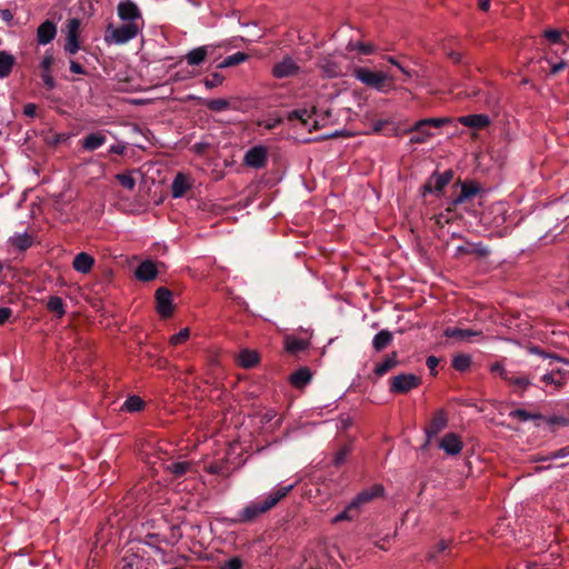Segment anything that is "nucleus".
I'll list each match as a JSON object with an SVG mask.
<instances>
[{"instance_id":"obj_49","label":"nucleus","mask_w":569,"mask_h":569,"mask_svg":"<svg viewBox=\"0 0 569 569\" xmlns=\"http://www.w3.org/2000/svg\"><path fill=\"white\" fill-rule=\"evenodd\" d=\"M280 123H281V119L280 118L267 119V120L258 121V126L259 127H263L267 130H272L277 126H279Z\"/></svg>"},{"instance_id":"obj_5","label":"nucleus","mask_w":569,"mask_h":569,"mask_svg":"<svg viewBox=\"0 0 569 569\" xmlns=\"http://www.w3.org/2000/svg\"><path fill=\"white\" fill-rule=\"evenodd\" d=\"M81 22L79 19H69L66 24L64 51L76 54L80 50Z\"/></svg>"},{"instance_id":"obj_20","label":"nucleus","mask_w":569,"mask_h":569,"mask_svg":"<svg viewBox=\"0 0 569 569\" xmlns=\"http://www.w3.org/2000/svg\"><path fill=\"white\" fill-rule=\"evenodd\" d=\"M94 266V258L87 252L78 253L73 261L72 267L80 273H89Z\"/></svg>"},{"instance_id":"obj_1","label":"nucleus","mask_w":569,"mask_h":569,"mask_svg":"<svg viewBox=\"0 0 569 569\" xmlns=\"http://www.w3.org/2000/svg\"><path fill=\"white\" fill-rule=\"evenodd\" d=\"M117 13L123 24L119 27L108 26L104 41L110 44H124L142 32L144 21L140 9L132 1L120 2L117 7Z\"/></svg>"},{"instance_id":"obj_45","label":"nucleus","mask_w":569,"mask_h":569,"mask_svg":"<svg viewBox=\"0 0 569 569\" xmlns=\"http://www.w3.org/2000/svg\"><path fill=\"white\" fill-rule=\"evenodd\" d=\"M510 385L516 386L520 389H525L529 386V380L525 376H516L509 373V379H505Z\"/></svg>"},{"instance_id":"obj_16","label":"nucleus","mask_w":569,"mask_h":569,"mask_svg":"<svg viewBox=\"0 0 569 569\" xmlns=\"http://www.w3.org/2000/svg\"><path fill=\"white\" fill-rule=\"evenodd\" d=\"M480 191V186L476 181H463L461 182L460 194L453 199L452 206L456 207L468 199L475 197Z\"/></svg>"},{"instance_id":"obj_41","label":"nucleus","mask_w":569,"mask_h":569,"mask_svg":"<svg viewBox=\"0 0 569 569\" xmlns=\"http://www.w3.org/2000/svg\"><path fill=\"white\" fill-rule=\"evenodd\" d=\"M203 104L211 111H223L230 107V103L227 99H211L204 100Z\"/></svg>"},{"instance_id":"obj_25","label":"nucleus","mask_w":569,"mask_h":569,"mask_svg":"<svg viewBox=\"0 0 569 569\" xmlns=\"http://www.w3.org/2000/svg\"><path fill=\"white\" fill-rule=\"evenodd\" d=\"M398 365V355L396 351H392L390 355L386 356V358L381 361L376 363L373 372L378 377H381L386 375L391 369L396 368Z\"/></svg>"},{"instance_id":"obj_18","label":"nucleus","mask_w":569,"mask_h":569,"mask_svg":"<svg viewBox=\"0 0 569 569\" xmlns=\"http://www.w3.org/2000/svg\"><path fill=\"white\" fill-rule=\"evenodd\" d=\"M54 63V58L51 53H46L40 62L41 78L47 88L52 89L54 87V79L51 74V68Z\"/></svg>"},{"instance_id":"obj_6","label":"nucleus","mask_w":569,"mask_h":569,"mask_svg":"<svg viewBox=\"0 0 569 569\" xmlns=\"http://www.w3.org/2000/svg\"><path fill=\"white\" fill-rule=\"evenodd\" d=\"M421 385L420 377L413 373H401L390 380V391L392 393H407Z\"/></svg>"},{"instance_id":"obj_37","label":"nucleus","mask_w":569,"mask_h":569,"mask_svg":"<svg viewBox=\"0 0 569 569\" xmlns=\"http://www.w3.org/2000/svg\"><path fill=\"white\" fill-rule=\"evenodd\" d=\"M47 308L50 312L56 313L58 318H62L64 315L63 301L58 296H52L49 298Z\"/></svg>"},{"instance_id":"obj_54","label":"nucleus","mask_w":569,"mask_h":569,"mask_svg":"<svg viewBox=\"0 0 569 569\" xmlns=\"http://www.w3.org/2000/svg\"><path fill=\"white\" fill-rule=\"evenodd\" d=\"M510 416L513 418H517L519 420H522V421L528 420L530 417L525 410H520V409L511 411Z\"/></svg>"},{"instance_id":"obj_51","label":"nucleus","mask_w":569,"mask_h":569,"mask_svg":"<svg viewBox=\"0 0 569 569\" xmlns=\"http://www.w3.org/2000/svg\"><path fill=\"white\" fill-rule=\"evenodd\" d=\"M455 216V211L451 208L447 209V213H440L437 218L438 224L449 223Z\"/></svg>"},{"instance_id":"obj_35","label":"nucleus","mask_w":569,"mask_h":569,"mask_svg":"<svg viewBox=\"0 0 569 569\" xmlns=\"http://www.w3.org/2000/svg\"><path fill=\"white\" fill-rule=\"evenodd\" d=\"M249 59V54L244 52H236L231 56H228L223 61L219 63V68H229L237 64H240Z\"/></svg>"},{"instance_id":"obj_53","label":"nucleus","mask_w":569,"mask_h":569,"mask_svg":"<svg viewBox=\"0 0 569 569\" xmlns=\"http://www.w3.org/2000/svg\"><path fill=\"white\" fill-rule=\"evenodd\" d=\"M438 363H439V360L435 356H429L427 358V367L430 369L431 375H433V376L437 373L436 368H437Z\"/></svg>"},{"instance_id":"obj_50","label":"nucleus","mask_w":569,"mask_h":569,"mask_svg":"<svg viewBox=\"0 0 569 569\" xmlns=\"http://www.w3.org/2000/svg\"><path fill=\"white\" fill-rule=\"evenodd\" d=\"M221 569H242V561L238 557H233L226 561Z\"/></svg>"},{"instance_id":"obj_62","label":"nucleus","mask_w":569,"mask_h":569,"mask_svg":"<svg viewBox=\"0 0 569 569\" xmlns=\"http://www.w3.org/2000/svg\"><path fill=\"white\" fill-rule=\"evenodd\" d=\"M380 549L388 550L390 548V539H382L381 543H377Z\"/></svg>"},{"instance_id":"obj_61","label":"nucleus","mask_w":569,"mask_h":569,"mask_svg":"<svg viewBox=\"0 0 569 569\" xmlns=\"http://www.w3.org/2000/svg\"><path fill=\"white\" fill-rule=\"evenodd\" d=\"M123 151H124V146H121V144L111 146V148H110V152H112V153L122 154Z\"/></svg>"},{"instance_id":"obj_30","label":"nucleus","mask_w":569,"mask_h":569,"mask_svg":"<svg viewBox=\"0 0 569 569\" xmlns=\"http://www.w3.org/2000/svg\"><path fill=\"white\" fill-rule=\"evenodd\" d=\"M16 59L7 51H0V78H6L11 73Z\"/></svg>"},{"instance_id":"obj_15","label":"nucleus","mask_w":569,"mask_h":569,"mask_svg":"<svg viewBox=\"0 0 569 569\" xmlns=\"http://www.w3.org/2000/svg\"><path fill=\"white\" fill-rule=\"evenodd\" d=\"M56 34L57 27L50 20H46L37 29V40L40 44L50 43L56 38Z\"/></svg>"},{"instance_id":"obj_9","label":"nucleus","mask_w":569,"mask_h":569,"mask_svg":"<svg viewBox=\"0 0 569 569\" xmlns=\"http://www.w3.org/2000/svg\"><path fill=\"white\" fill-rule=\"evenodd\" d=\"M300 70V66L291 58L284 57L281 61L272 67V76L277 79L296 76Z\"/></svg>"},{"instance_id":"obj_46","label":"nucleus","mask_w":569,"mask_h":569,"mask_svg":"<svg viewBox=\"0 0 569 569\" xmlns=\"http://www.w3.org/2000/svg\"><path fill=\"white\" fill-rule=\"evenodd\" d=\"M117 180L120 182V184L128 189V190H132L136 186V180L133 179V177L131 174H128V173H120V174H117Z\"/></svg>"},{"instance_id":"obj_32","label":"nucleus","mask_w":569,"mask_h":569,"mask_svg":"<svg viewBox=\"0 0 569 569\" xmlns=\"http://www.w3.org/2000/svg\"><path fill=\"white\" fill-rule=\"evenodd\" d=\"M207 54V47H198L186 54V60L190 66H198L204 61Z\"/></svg>"},{"instance_id":"obj_21","label":"nucleus","mask_w":569,"mask_h":569,"mask_svg":"<svg viewBox=\"0 0 569 569\" xmlns=\"http://www.w3.org/2000/svg\"><path fill=\"white\" fill-rule=\"evenodd\" d=\"M284 348L290 353H297L303 351L309 347V340L307 338L298 337L295 335H288L284 337Z\"/></svg>"},{"instance_id":"obj_33","label":"nucleus","mask_w":569,"mask_h":569,"mask_svg":"<svg viewBox=\"0 0 569 569\" xmlns=\"http://www.w3.org/2000/svg\"><path fill=\"white\" fill-rule=\"evenodd\" d=\"M144 401L139 396H130L127 398V400L123 402L121 410L127 412H138L143 410L144 408Z\"/></svg>"},{"instance_id":"obj_19","label":"nucleus","mask_w":569,"mask_h":569,"mask_svg":"<svg viewBox=\"0 0 569 569\" xmlns=\"http://www.w3.org/2000/svg\"><path fill=\"white\" fill-rule=\"evenodd\" d=\"M158 276V269L154 262L146 260L136 269V278L140 281H151Z\"/></svg>"},{"instance_id":"obj_60","label":"nucleus","mask_w":569,"mask_h":569,"mask_svg":"<svg viewBox=\"0 0 569 569\" xmlns=\"http://www.w3.org/2000/svg\"><path fill=\"white\" fill-rule=\"evenodd\" d=\"M1 18H2L4 21L10 22V21L13 19V14L11 13V11H10V10H2V11H1Z\"/></svg>"},{"instance_id":"obj_38","label":"nucleus","mask_w":569,"mask_h":569,"mask_svg":"<svg viewBox=\"0 0 569 569\" xmlns=\"http://www.w3.org/2000/svg\"><path fill=\"white\" fill-rule=\"evenodd\" d=\"M458 252L461 254H477L479 257H486L489 250L480 244H468L458 247Z\"/></svg>"},{"instance_id":"obj_11","label":"nucleus","mask_w":569,"mask_h":569,"mask_svg":"<svg viewBox=\"0 0 569 569\" xmlns=\"http://www.w3.org/2000/svg\"><path fill=\"white\" fill-rule=\"evenodd\" d=\"M439 448L449 456H457L462 451L463 442L459 435L448 432L440 439Z\"/></svg>"},{"instance_id":"obj_2","label":"nucleus","mask_w":569,"mask_h":569,"mask_svg":"<svg viewBox=\"0 0 569 569\" xmlns=\"http://www.w3.org/2000/svg\"><path fill=\"white\" fill-rule=\"evenodd\" d=\"M292 489V486L288 487H280L272 492H270L263 501H257L248 505L241 512L240 518L243 521H250L254 519L256 517L264 513L266 511L270 510L272 507H274L282 498H284L290 490Z\"/></svg>"},{"instance_id":"obj_24","label":"nucleus","mask_w":569,"mask_h":569,"mask_svg":"<svg viewBox=\"0 0 569 569\" xmlns=\"http://www.w3.org/2000/svg\"><path fill=\"white\" fill-rule=\"evenodd\" d=\"M458 121L469 128L482 129L489 126L490 119L485 114H469L462 116L458 119Z\"/></svg>"},{"instance_id":"obj_39","label":"nucleus","mask_w":569,"mask_h":569,"mask_svg":"<svg viewBox=\"0 0 569 569\" xmlns=\"http://www.w3.org/2000/svg\"><path fill=\"white\" fill-rule=\"evenodd\" d=\"M313 111H310L308 109H299L293 110L289 113L288 119L293 121L298 120L302 124L307 126L309 123V120L312 118Z\"/></svg>"},{"instance_id":"obj_58","label":"nucleus","mask_w":569,"mask_h":569,"mask_svg":"<svg viewBox=\"0 0 569 569\" xmlns=\"http://www.w3.org/2000/svg\"><path fill=\"white\" fill-rule=\"evenodd\" d=\"M325 71L330 76V77H337L340 74V70H338L336 67H329V66H325L323 67Z\"/></svg>"},{"instance_id":"obj_42","label":"nucleus","mask_w":569,"mask_h":569,"mask_svg":"<svg viewBox=\"0 0 569 569\" xmlns=\"http://www.w3.org/2000/svg\"><path fill=\"white\" fill-rule=\"evenodd\" d=\"M190 338V329L183 328L178 333H174L170 337L169 343L171 346H181L184 345Z\"/></svg>"},{"instance_id":"obj_63","label":"nucleus","mask_w":569,"mask_h":569,"mask_svg":"<svg viewBox=\"0 0 569 569\" xmlns=\"http://www.w3.org/2000/svg\"><path fill=\"white\" fill-rule=\"evenodd\" d=\"M388 61H389L390 63H392V64L397 66V67H398V68H399L403 73H406V70H405V69H403V68H402V67H401V66L396 61V59H395V58L389 57V58H388Z\"/></svg>"},{"instance_id":"obj_28","label":"nucleus","mask_w":569,"mask_h":569,"mask_svg":"<svg viewBox=\"0 0 569 569\" xmlns=\"http://www.w3.org/2000/svg\"><path fill=\"white\" fill-rule=\"evenodd\" d=\"M9 243L18 251H26L33 244V238L28 232L18 233L9 239Z\"/></svg>"},{"instance_id":"obj_48","label":"nucleus","mask_w":569,"mask_h":569,"mask_svg":"<svg viewBox=\"0 0 569 569\" xmlns=\"http://www.w3.org/2000/svg\"><path fill=\"white\" fill-rule=\"evenodd\" d=\"M449 549V542L440 540L435 545V550L431 552V557L436 558L438 555L446 552Z\"/></svg>"},{"instance_id":"obj_12","label":"nucleus","mask_w":569,"mask_h":569,"mask_svg":"<svg viewBox=\"0 0 569 569\" xmlns=\"http://www.w3.org/2000/svg\"><path fill=\"white\" fill-rule=\"evenodd\" d=\"M453 174L452 172L445 171L443 173H435L423 186L425 192H440L442 191L447 184L451 181Z\"/></svg>"},{"instance_id":"obj_23","label":"nucleus","mask_w":569,"mask_h":569,"mask_svg":"<svg viewBox=\"0 0 569 569\" xmlns=\"http://www.w3.org/2000/svg\"><path fill=\"white\" fill-rule=\"evenodd\" d=\"M191 187V182L188 176L178 173L173 179L171 186V193L173 198H181Z\"/></svg>"},{"instance_id":"obj_3","label":"nucleus","mask_w":569,"mask_h":569,"mask_svg":"<svg viewBox=\"0 0 569 569\" xmlns=\"http://www.w3.org/2000/svg\"><path fill=\"white\" fill-rule=\"evenodd\" d=\"M353 76L363 84L375 88L377 90H385L391 88L393 80L390 76L382 71H372L367 68H356Z\"/></svg>"},{"instance_id":"obj_31","label":"nucleus","mask_w":569,"mask_h":569,"mask_svg":"<svg viewBox=\"0 0 569 569\" xmlns=\"http://www.w3.org/2000/svg\"><path fill=\"white\" fill-rule=\"evenodd\" d=\"M392 341V333L388 330H381L379 331L373 340H372V347L376 351H381L386 347H388Z\"/></svg>"},{"instance_id":"obj_56","label":"nucleus","mask_w":569,"mask_h":569,"mask_svg":"<svg viewBox=\"0 0 569 569\" xmlns=\"http://www.w3.org/2000/svg\"><path fill=\"white\" fill-rule=\"evenodd\" d=\"M37 107L34 103H27L23 108V113L28 117H33L36 114Z\"/></svg>"},{"instance_id":"obj_4","label":"nucleus","mask_w":569,"mask_h":569,"mask_svg":"<svg viewBox=\"0 0 569 569\" xmlns=\"http://www.w3.org/2000/svg\"><path fill=\"white\" fill-rule=\"evenodd\" d=\"M450 122L449 118H429L423 119L415 123L410 131H416L417 134L411 138L413 143H423L428 138L432 136L426 130V127L440 128Z\"/></svg>"},{"instance_id":"obj_10","label":"nucleus","mask_w":569,"mask_h":569,"mask_svg":"<svg viewBox=\"0 0 569 569\" xmlns=\"http://www.w3.org/2000/svg\"><path fill=\"white\" fill-rule=\"evenodd\" d=\"M542 381L553 390H559L569 381V370L562 367L553 368L542 377Z\"/></svg>"},{"instance_id":"obj_43","label":"nucleus","mask_w":569,"mask_h":569,"mask_svg":"<svg viewBox=\"0 0 569 569\" xmlns=\"http://www.w3.org/2000/svg\"><path fill=\"white\" fill-rule=\"evenodd\" d=\"M357 512L358 509L353 506L352 502H350L342 512L333 518L332 522L337 523L345 520H351L357 515Z\"/></svg>"},{"instance_id":"obj_40","label":"nucleus","mask_w":569,"mask_h":569,"mask_svg":"<svg viewBox=\"0 0 569 569\" xmlns=\"http://www.w3.org/2000/svg\"><path fill=\"white\" fill-rule=\"evenodd\" d=\"M191 463L188 461L172 462L167 469L174 476L181 477L190 470Z\"/></svg>"},{"instance_id":"obj_36","label":"nucleus","mask_w":569,"mask_h":569,"mask_svg":"<svg viewBox=\"0 0 569 569\" xmlns=\"http://www.w3.org/2000/svg\"><path fill=\"white\" fill-rule=\"evenodd\" d=\"M471 366V357L469 355L460 353L452 358V367L460 372L467 371Z\"/></svg>"},{"instance_id":"obj_17","label":"nucleus","mask_w":569,"mask_h":569,"mask_svg":"<svg viewBox=\"0 0 569 569\" xmlns=\"http://www.w3.org/2000/svg\"><path fill=\"white\" fill-rule=\"evenodd\" d=\"M447 422H448L447 413L443 410L437 411L433 415L429 426L426 429V433H427L428 438L437 436L441 430H443L446 428Z\"/></svg>"},{"instance_id":"obj_26","label":"nucleus","mask_w":569,"mask_h":569,"mask_svg":"<svg viewBox=\"0 0 569 569\" xmlns=\"http://www.w3.org/2000/svg\"><path fill=\"white\" fill-rule=\"evenodd\" d=\"M311 377V371L305 367L291 373L289 380L295 388L302 389L310 382Z\"/></svg>"},{"instance_id":"obj_59","label":"nucleus","mask_w":569,"mask_h":569,"mask_svg":"<svg viewBox=\"0 0 569 569\" xmlns=\"http://www.w3.org/2000/svg\"><path fill=\"white\" fill-rule=\"evenodd\" d=\"M478 6L482 11H488L490 8V0H478Z\"/></svg>"},{"instance_id":"obj_22","label":"nucleus","mask_w":569,"mask_h":569,"mask_svg":"<svg viewBox=\"0 0 569 569\" xmlns=\"http://www.w3.org/2000/svg\"><path fill=\"white\" fill-rule=\"evenodd\" d=\"M260 357L256 350L243 349L237 356V363L239 367L249 369L259 363Z\"/></svg>"},{"instance_id":"obj_52","label":"nucleus","mask_w":569,"mask_h":569,"mask_svg":"<svg viewBox=\"0 0 569 569\" xmlns=\"http://www.w3.org/2000/svg\"><path fill=\"white\" fill-rule=\"evenodd\" d=\"M12 310L8 307L0 308V326L4 325L11 317Z\"/></svg>"},{"instance_id":"obj_47","label":"nucleus","mask_w":569,"mask_h":569,"mask_svg":"<svg viewBox=\"0 0 569 569\" xmlns=\"http://www.w3.org/2000/svg\"><path fill=\"white\" fill-rule=\"evenodd\" d=\"M492 373H498L503 380L509 379V372L505 369L502 362L497 361L490 366Z\"/></svg>"},{"instance_id":"obj_55","label":"nucleus","mask_w":569,"mask_h":569,"mask_svg":"<svg viewBox=\"0 0 569 569\" xmlns=\"http://www.w3.org/2000/svg\"><path fill=\"white\" fill-rule=\"evenodd\" d=\"M70 71L77 74L86 73L83 67L73 60L70 62Z\"/></svg>"},{"instance_id":"obj_8","label":"nucleus","mask_w":569,"mask_h":569,"mask_svg":"<svg viewBox=\"0 0 569 569\" xmlns=\"http://www.w3.org/2000/svg\"><path fill=\"white\" fill-rule=\"evenodd\" d=\"M156 310L159 316L167 319L173 313L172 293L169 289L161 287L154 293Z\"/></svg>"},{"instance_id":"obj_13","label":"nucleus","mask_w":569,"mask_h":569,"mask_svg":"<svg viewBox=\"0 0 569 569\" xmlns=\"http://www.w3.org/2000/svg\"><path fill=\"white\" fill-rule=\"evenodd\" d=\"M443 335L450 339H457L459 341L471 342L473 338L481 337V331L473 329H461L457 327H449L445 330Z\"/></svg>"},{"instance_id":"obj_14","label":"nucleus","mask_w":569,"mask_h":569,"mask_svg":"<svg viewBox=\"0 0 569 569\" xmlns=\"http://www.w3.org/2000/svg\"><path fill=\"white\" fill-rule=\"evenodd\" d=\"M383 495V487L381 485H375L371 488L365 489L357 495L351 501L353 506L359 509L362 505L373 500L375 498Z\"/></svg>"},{"instance_id":"obj_57","label":"nucleus","mask_w":569,"mask_h":569,"mask_svg":"<svg viewBox=\"0 0 569 569\" xmlns=\"http://www.w3.org/2000/svg\"><path fill=\"white\" fill-rule=\"evenodd\" d=\"M513 569H542L537 563L520 562Z\"/></svg>"},{"instance_id":"obj_7","label":"nucleus","mask_w":569,"mask_h":569,"mask_svg":"<svg viewBox=\"0 0 569 569\" xmlns=\"http://www.w3.org/2000/svg\"><path fill=\"white\" fill-rule=\"evenodd\" d=\"M268 148L261 144L254 146L250 148L244 157H243V164L253 168V169H261L266 167L268 162Z\"/></svg>"},{"instance_id":"obj_34","label":"nucleus","mask_w":569,"mask_h":569,"mask_svg":"<svg viewBox=\"0 0 569 569\" xmlns=\"http://www.w3.org/2000/svg\"><path fill=\"white\" fill-rule=\"evenodd\" d=\"M348 51H357L359 54L368 56L376 51V48L370 42H349L347 46Z\"/></svg>"},{"instance_id":"obj_27","label":"nucleus","mask_w":569,"mask_h":569,"mask_svg":"<svg viewBox=\"0 0 569 569\" xmlns=\"http://www.w3.org/2000/svg\"><path fill=\"white\" fill-rule=\"evenodd\" d=\"M569 36L568 32L558 30V29H547L543 32V37L551 43V44H560L562 47V52H566L569 50V43L563 40V36Z\"/></svg>"},{"instance_id":"obj_29","label":"nucleus","mask_w":569,"mask_h":569,"mask_svg":"<svg viewBox=\"0 0 569 569\" xmlns=\"http://www.w3.org/2000/svg\"><path fill=\"white\" fill-rule=\"evenodd\" d=\"M104 142H106V136L101 132H94V133L88 134L82 140V147L86 150L92 151V150L100 148L102 144H104Z\"/></svg>"},{"instance_id":"obj_64","label":"nucleus","mask_w":569,"mask_h":569,"mask_svg":"<svg viewBox=\"0 0 569 569\" xmlns=\"http://www.w3.org/2000/svg\"><path fill=\"white\" fill-rule=\"evenodd\" d=\"M563 66H565V63H563V62H560V63H558V64H555V66L552 67V69H551L552 73H557L560 69H562V68H563Z\"/></svg>"},{"instance_id":"obj_44","label":"nucleus","mask_w":569,"mask_h":569,"mask_svg":"<svg viewBox=\"0 0 569 569\" xmlns=\"http://www.w3.org/2000/svg\"><path fill=\"white\" fill-rule=\"evenodd\" d=\"M223 81H224V77L221 73L216 72L210 78H206L203 80V83H204L206 88L212 89L218 86H221L223 83Z\"/></svg>"}]
</instances>
